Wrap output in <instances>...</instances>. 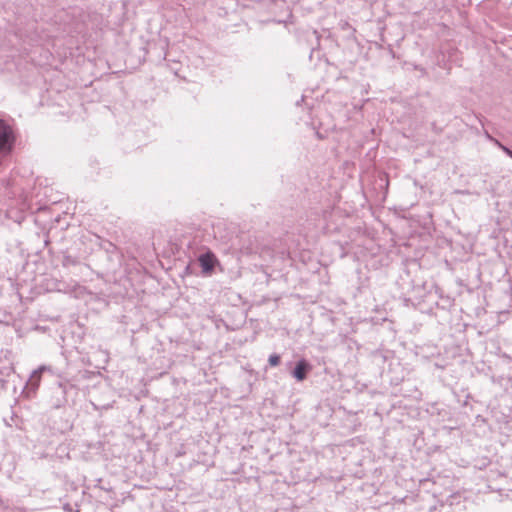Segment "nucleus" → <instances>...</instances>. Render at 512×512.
<instances>
[{"mask_svg": "<svg viewBox=\"0 0 512 512\" xmlns=\"http://www.w3.org/2000/svg\"><path fill=\"white\" fill-rule=\"evenodd\" d=\"M14 143V134L12 128L0 120V154L11 152Z\"/></svg>", "mask_w": 512, "mask_h": 512, "instance_id": "nucleus-1", "label": "nucleus"}, {"mask_svg": "<svg viewBox=\"0 0 512 512\" xmlns=\"http://www.w3.org/2000/svg\"><path fill=\"white\" fill-rule=\"evenodd\" d=\"M310 368H311L310 365L306 361L301 360L296 364V367L293 371V376L298 381H303L306 378L307 373L310 370Z\"/></svg>", "mask_w": 512, "mask_h": 512, "instance_id": "nucleus-3", "label": "nucleus"}, {"mask_svg": "<svg viewBox=\"0 0 512 512\" xmlns=\"http://www.w3.org/2000/svg\"><path fill=\"white\" fill-rule=\"evenodd\" d=\"M199 262L204 273H211L217 259L212 252H207L199 257Z\"/></svg>", "mask_w": 512, "mask_h": 512, "instance_id": "nucleus-2", "label": "nucleus"}, {"mask_svg": "<svg viewBox=\"0 0 512 512\" xmlns=\"http://www.w3.org/2000/svg\"><path fill=\"white\" fill-rule=\"evenodd\" d=\"M505 151L508 153V155H510L512 157V151L508 150L505 148Z\"/></svg>", "mask_w": 512, "mask_h": 512, "instance_id": "nucleus-5", "label": "nucleus"}, {"mask_svg": "<svg viewBox=\"0 0 512 512\" xmlns=\"http://www.w3.org/2000/svg\"><path fill=\"white\" fill-rule=\"evenodd\" d=\"M268 361L271 366H277L280 363V356L277 354L270 355Z\"/></svg>", "mask_w": 512, "mask_h": 512, "instance_id": "nucleus-4", "label": "nucleus"}]
</instances>
